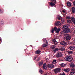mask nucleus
<instances>
[{
  "label": "nucleus",
  "mask_w": 75,
  "mask_h": 75,
  "mask_svg": "<svg viewBox=\"0 0 75 75\" xmlns=\"http://www.w3.org/2000/svg\"><path fill=\"white\" fill-rule=\"evenodd\" d=\"M71 31V29L70 28H67L65 30H63V31L61 32V33L62 34V35H64L66 34V33H70Z\"/></svg>",
  "instance_id": "nucleus-1"
},
{
  "label": "nucleus",
  "mask_w": 75,
  "mask_h": 75,
  "mask_svg": "<svg viewBox=\"0 0 75 75\" xmlns=\"http://www.w3.org/2000/svg\"><path fill=\"white\" fill-rule=\"evenodd\" d=\"M64 59L67 61H69V62H71L73 60V58L71 56H67L65 57Z\"/></svg>",
  "instance_id": "nucleus-2"
},
{
  "label": "nucleus",
  "mask_w": 75,
  "mask_h": 75,
  "mask_svg": "<svg viewBox=\"0 0 75 75\" xmlns=\"http://www.w3.org/2000/svg\"><path fill=\"white\" fill-rule=\"evenodd\" d=\"M67 19H71L72 20V22L74 24L75 23V19L73 17H71L69 16H67L66 17Z\"/></svg>",
  "instance_id": "nucleus-3"
},
{
  "label": "nucleus",
  "mask_w": 75,
  "mask_h": 75,
  "mask_svg": "<svg viewBox=\"0 0 75 75\" xmlns=\"http://www.w3.org/2000/svg\"><path fill=\"white\" fill-rule=\"evenodd\" d=\"M66 40L67 41H69L71 39V36L69 34H67L65 35Z\"/></svg>",
  "instance_id": "nucleus-4"
},
{
  "label": "nucleus",
  "mask_w": 75,
  "mask_h": 75,
  "mask_svg": "<svg viewBox=\"0 0 75 75\" xmlns=\"http://www.w3.org/2000/svg\"><path fill=\"white\" fill-rule=\"evenodd\" d=\"M62 57V54L61 52H58L57 54H56V57L57 58H60Z\"/></svg>",
  "instance_id": "nucleus-5"
},
{
  "label": "nucleus",
  "mask_w": 75,
  "mask_h": 75,
  "mask_svg": "<svg viewBox=\"0 0 75 75\" xmlns=\"http://www.w3.org/2000/svg\"><path fill=\"white\" fill-rule=\"evenodd\" d=\"M60 70H61V68H58L57 69H54V72L55 73H58L60 72Z\"/></svg>",
  "instance_id": "nucleus-6"
},
{
  "label": "nucleus",
  "mask_w": 75,
  "mask_h": 75,
  "mask_svg": "<svg viewBox=\"0 0 75 75\" xmlns=\"http://www.w3.org/2000/svg\"><path fill=\"white\" fill-rule=\"evenodd\" d=\"M60 44L63 46H66L67 44V42H65L64 41H62L60 42Z\"/></svg>",
  "instance_id": "nucleus-7"
},
{
  "label": "nucleus",
  "mask_w": 75,
  "mask_h": 75,
  "mask_svg": "<svg viewBox=\"0 0 75 75\" xmlns=\"http://www.w3.org/2000/svg\"><path fill=\"white\" fill-rule=\"evenodd\" d=\"M47 67L49 68H53L54 67L53 64H49L47 65Z\"/></svg>",
  "instance_id": "nucleus-8"
},
{
  "label": "nucleus",
  "mask_w": 75,
  "mask_h": 75,
  "mask_svg": "<svg viewBox=\"0 0 75 75\" xmlns=\"http://www.w3.org/2000/svg\"><path fill=\"white\" fill-rule=\"evenodd\" d=\"M61 25V22L59 21H57L55 23V25L56 26H59Z\"/></svg>",
  "instance_id": "nucleus-9"
},
{
  "label": "nucleus",
  "mask_w": 75,
  "mask_h": 75,
  "mask_svg": "<svg viewBox=\"0 0 75 75\" xmlns=\"http://www.w3.org/2000/svg\"><path fill=\"white\" fill-rule=\"evenodd\" d=\"M69 27V25H64L63 27L64 29H67L68 28V27Z\"/></svg>",
  "instance_id": "nucleus-10"
},
{
  "label": "nucleus",
  "mask_w": 75,
  "mask_h": 75,
  "mask_svg": "<svg viewBox=\"0 0 75 75\" xmlns=\"http://www.w3.org/2000/svg\"><path fill=\"white\" fill-rule=\"evenodd\" d=\"M70 67L71 68H74L75 67V64L72 62L70 64Z\"/></svg>",
  "instance_id": "nucleus-11"
},
{
  "label": "nucleus",
  "mask_w": 75,
  "mask_h": 75,
  "mask_svg": "<svg viewBox=\"0 0 75 75\" xmlns=\"http://www.w3.org/2000/svg\"><path fill=\"white\" fill-rule=\"evenodd\" d=\"M53 44H54L55 45H57L58 44V42L56 41V40L55 39H53L52 40Z\"/></svg>",
  "instance_id": "nucleus-12"
},
{
  "label": "nucleus",
  "mask_w": 75,
  "mask_h": 75,
  "mask_svg": "<svg viewBox=\"0 0 75 75\" xmlns=\"http://www.w3.org/2000/svg\"><path fill=\"white\" fill-rule=\"evenodd\" d=\"M64 71H65L66 72H68L69 71H70V70L69 69V68H67V69H64Z\"/></svg>",
  "instance_id": "nucleus-13"
},
{
  "label": "nucleus",
  "mask_w": 75,
  "mask_h": 75,
  "mask_svg": "<svg viewBox=\"0 0 75 75\" xmlns=\"http://www.w3.org/2000/svg\"><path fill=\"white\" fill-rule=\"evenodd\" d=\"M75 47L74 46H71L69 47V49L71 50H74L75 49Z\"/></svg>",
  "instance_id": "nucleus-14"
},
{
  "label": "nucleus",
  "mask_w": 75,
  "mask_h": 75,
  "mask_svg": "<svg viewBox=\"0 0 75 75\" xmlns=\"http://www.w3.org/2000/svg\"><path fill=\"white\" fill-rule=\"evenodd\" d=\"M67 6L69 7H71V3L69 1L67 2Z\"/></svg>",
  "instance_id": "nucleus-15"
},
{
  "label": "nucleus",
  "mask_w": 75,
  "mask_h": 75,
  "mask_svg": "<svg viewBox=\"0 0 75 75\" xmlns=\"http://www.w3.org/2000/svg\"><path fill=\"white\" fill-rule=\"evenodd\" d=\"M50 6H52V7H54L55 5V3H54V2H51L50 4Z\"/></svg>",
  "instance_id": "nucleus-16"
},
{
  "label": "nucleus",
  "mask_w": 75,
  "mask_h": 75,
  "mask_svg": "<svg viewBox=\"0 0 75 75\" xmlns=\"http://www.w3.org/2000/svg\"><path fill=\"white\" fill-rule=\"evenodd\" d=\"M40 52L41 51L39 50H38L35 51V54H40Z\"/></svg>",
  "instance_id": "nucleus-17"
},
{
  "label": "nucleus",
  "mask_w": 75,
  "mask_h": 75,
  "mask_svg": "<svg viewBox=\"0 0 75 75\" xmlns=\"http://www.w3.org/2000/svg\"><path fill=\"white\" fill-rule=\"evenodd\" d=\"M44 64V62L41 61L40 62H39V66H41L43 64Z\"/></svg>",
  "instance_id": "nucleus-18"
},
{
  "label": "nucleus",
  "mask_w": 75,
  "mask_h": 75,
  "mask_svg": "<svg viewBox=\"0 0 75 75\" xmlns=\"http://www.w3.org/2000/svg\"><path fill=\"white\" fill-rule=\"evenodd\" d=\"M71 10L72 13H75V8L74 7H72L71 8Z\"/></svg>",
  "instance_id": "nucleus-19"
},
{
  "label": "nucleus",
  "mask_w": 75,
  "mask_h": 75,
  "mask_svg": "<svg viewBox=\"0 0 75 75\" xmlns=\"http://www.w3.org/2000/svg\"><path fill=\"white\" fill-rule=\"evenodd\" d=\"M59 50L62 51H65V49L64 47H62L61 48H60Z\"/></svg>",
  "instance_id": "nucleus-20"
},
{
  "label": "nucleus",
  "mask_w": 75,
  "mask_h": 75,
  "mask_svg": "<svg viewBox=\"0 0 75 75\" xmlns=\"http://www.w3.org/2000/svg\"><path fill=\"white\" fill-rule=\"evenodd\" d=\"M46 66H47L46 63H45V64H43V66L42 67L43 69H47L45 68V67H46Z\"/></svg>",
  "instance_id": "nucleus-21"
},
{
  "label": "nucleus",
  "mask_w": 75,
  "mask_h": 75,
  "mask_svg": "<svg viewBox=\"0 0 75 75\" xmlns=\"http://www.w3.org/2000/svg\"><path fill=\"white\" fill-rule=\"evenodd\" d=\"M60 66L62 67H65V66H66V64H64V63H62L61 64H60Z\"/></svg>",
  "instance_id": "nucleus-22"
},
{
  "label": "nucleus",
  "mask_w": 75,
  "mask_h": 75,
  "mask_svg": "<svg viewBox=\"0 0 75 75\" xmlns=\"http://www.w3.org/2000/svg\"><path fill=\"white\" fill-rule=\"evenodd\" d=\"M57 18L59 20H61V19L62 18V17L60 16H58L57 17Z\"/></svg>",
  "instance_id": "nucleus-23"
},
{
  "label": "nucleus",
  "mask_w": 75,
  "mask_h": 75,
  "mask_svg": "<svg viewBox=\"0 0 75 75\" xmlns=\"http://www.w3.org/2000/svg\"><path fill=\"white\" fill-rule=\"evenodd\" d=\"M51 2L54 3L55 4H57V1H56V0H50Z\"/></svg>",
  "instance_id": "nucleus-24"
},
{
  "label": "nucleus",
  "mask_w": 75,
  "mask_h": 75,
  "mask_svg": "<svg viewBox=\"0 0 75 75\" xmlns=\"http://www.w3.org/2000/svg\"><path fill=\"white\" fill-rule=\"evenodd\" d=\"M60 30H61V29L59 28H58L57 30L56 31V33H58L59 32V31H60Z\"/></svg>",
  "instance_id": "nucleus-25"
},
{
  "label": "nucleus",
  "mask_w": 75,
  "mask_h": 75,
  "mask_svg": "<svg viewBox=\"0 0 75 75\" xmlns=\"http://www.w3.org/2000/svg\"><path fill=\"white\" fill-rule=\"evenodd\" d=\"M48 46V45L47 44H43L42 45V47H47Z\"/></svg>",
  "instance_id": "nucleus-26"
},
{
  "label": "nucleus",
  "mask_w": 75,
  "mask_h": 75,
  "mask_svg": "<svg viewBox=\"0 0 75 75\" xmlns=\"http://www.w3.org/2000/svg\"><path fill=\"white\" fill-rule=\"evenodd\" d=\"M58 51V48H55L53 50V51L54 52H55L56 51Z\"/></svg>",
  "instance_id": "nucleus-27"
},
{
  "label": "nucleus",
  "mask_w": 75,
  "mask_h": 75,
  "mask_svg": "<svg viewBox=\"0 0 75 75\" xmlns=\"http://www.w3.org/2000/svg\"><path fill=\"white\" fill-rule=\"evenodd\" d=\"M67 52L68 54H71L72 53V51H67Z\"/></svg>",
  "instance_id": "nucleus-28"
},
{
  "label": "nucleus",
  "mask_w": 75,
  "mask_h": 75,
  "mask_svg": "<svg viewBox=\"0 0 75 75\" xmlns=\"http://www.w3.org/2000/svg\"><path fill=\"white\" fill-rule=\"evenodd\" d=\"M55 48V45H53L51 47V49H54Z\"/></svg>",
  "instance_id": "nucleus-29"
},
{
  "label": "nucleus",
  "mask_w": 75,
  "mask_h": 75,
  "mask_svg": "<svg viewBox=\"0 0 75 75\" xmlns=\"http://www.w3.org/2000/svg\"><path fill=\"white\" fill-rule=\"evenodd\" d=\"M72 21L71 20H67L68 23H71Z\"/></svg>",
  "instance_id": "nucleus-30"
},
{
  "label": "nucleus",
  "mask_w": 75,
  "mask_h": 75,
  "mask_svg": "<svg viewBox=\"0 0 75 75\" xmlns=\"http://www.w3.org/2000/svg\"><path fill=\"white\" fill-rule=\"evenodd\" d=\"M51 32L52 34L54 33V29L53 28H52L51 30Z\"/></svg>",
  "instance_id": "nucleus-31"
},
{
  "label": "nucleus",
  "mask_w": 75,
  "mask_h": 75,
  "mask_svg": "<svg viewBox=\"0 0 75 75\" xmlns=\"http://www.w3.org/2000/svg\"><path fill=\"white\" fill-rule=\"evenodd\" d=\"M71 75H75V72H72L71 73Z\"/></svg>",
  "instance_id": "nucleus-32"
},
{
  "label": "nucleus",
  "mask_w": 75,
  "mask_h": 75,
  "mask_svg": "<svg viewBox=\"0 0 75 75\" xmlns=\"http://www.w3.org/2000/svg\"><path fill=\"white\" fill-rule=\"evenodd\" d=\"M64 19L63 18H62L61 19V21L62 23L63 22H64Z\"/></svg>",
  "instance_id": "nucleus-33"
},
{
  "label": "nucleus",
  "mask_w": 75,
  "mask_h": 75,
  "mask_svg": "<svg viewBox=\"0 0 75 75\" xmlns=\"http://www.w3.org/2000/svg\"><path fill=\"white\" fill-rule=\"evenodd\" d=\"M2 13H3V11L0 9V13L2 14Z\"/></svg>",
  "instance_id": "nucleus-34"
},
{
  "label": "nucleus",
  "mask_w": 75,
  "mask_h": 75,
  "mask_svg": "<svg viewBox=\"0 0 75 75\" xmlns=\"http://www.w3.org/2000/svg\"><path fill=\"white\" fill-rule=\"evenodd\" d=\"M54 31H56L57 30V28L55 27H54Z\"/></svg>",
  "instance_id": "nucleus-35"
},
{
  "label": "nucleus",
  "mask_w": 75,
  "mask_h": 75,
  "mask_svg": "<svg viewBox=\"0 0 75 75\" xmlns=\"http://www.w3.org/2000/svg\"><path fill=\"white\" fill-rule=\"evenodd\" d=\"M40 57H38V59H37V61H40Z\"/></svg>",
  "instance_id": "nucleus-36"
},
{
  "label": "nucleus",
  "mask_w": 75,
  "mask_h": 75,
  "mask_svg": "<svg viewBox=\"0 0 75 75\" xmlns=\"http://www.w3.org/2000/svg\"><path fill=\"white\" fill-rule=\"evenodd\" d=\"M39 72L40 73H42V70L41 69H40L39 70Z\"/></svg>",
  "instance_id": "nucleus-37"
},
{
  "label": "nucleus",
  "mask_w": 75,
  "mask_h": 75,
  "mask_svg": "<svg viewBox=\"0 0 75 75\" xmlns=\"http://www.w3.org/2000/svg\"><path fill=\"white\" fill-rule=\"evenodd\" d=\"M4 22H3V21H1V24L2 25H3V23H4Z\"/></svg>",
  "instance_id": "nucleus-38"
},
{
  "label": "nucleus",
  "mask_w": 75,
  "mask_h": 75,
  "mask_svg": "<svg viewBox=\"0 0 75 75\" xmlns=\"http://www.w3.org/2000/svg\"><path fill=\"white\" fill-rule=\"evenodd\" d=\"M73 4L74 6H75V1L73 2Z\"/></svg>",
  "instance_id": "nucleus-39"
},
{
  "label": "nucleus",
  "mask_w": 75,
  "mask_h": 75,
  "mask_svg": "<svg viewBox=\"0 0 75 75\" xmlns=\"http://www.w3.org/2000/svg\"><path fill=\"white\" fill-rule=\"evenodd\" d=\"M57 62V60H54L53 61V62Z\"/></svg>",
  "instance_id": "nucleus-40"
},
{
  "label": "nucleus",
  "mask_w": 75,
  "mask_h": 75,
  "mask_svg": "<svg viewBox=\"0 0 75 75\" xmlns=\"http://www.w3.org/2000/svg\"><path fill=\"white\" fill-rule=\"evenodd\" d=\"M37 59V57H35L33 59H34V60H35V59Z\"/></svg>",
  "instance_id": "nucleus-41"
},
{
  "label": "nucleus",
  "mask_w": 75,
  "mask_h": 75,
  "mask_svg": "<svg viewBox=\"0 0 75 75\" xmlns=\"http://www.w3.org/2000/svg\"><path fill=\"white\" fill-rule=\"evenodd\" d=\"M72 71H75V69H71Z\"/></svg>",
  "instance_id": "nucleus-42"
},
{
  "label": "nucleus",
  "mask_w": 75,
  "mask_h": 75,
  "mask_svg": "<svg viewBox=\"0 0 75 75\" xmlns=\"http://www.w3.org/2000/svg\"><path fill=\"white\" fill-rule=\"evenodd\" d=\"M62 12H63V13H65V11L64 10H63L62 11Z\"/></svg>",
  "instance_id": "nucleus-43"
},
{
  "label": "nucleus",
  "mask_w": 75,
  "mask_h": 75,
  "mask_svg": "<svg viewBox=\"0 0 75 75\" xmlns=\"http://www.w3.org/2000/svg\"><path fill=\"white\" fill-rule=\"evenodd\" d=\"M45 41H46V42L47 44H48V42H47V41L46 40H45Z\"/></svg>",
  "instance_id": "nucleus-44"
},
{
  "label": "nucleus",
  "mask_w": 75,
  "mask_h": 75,
  "mask_svg": "<svg viewBox=\"0 0 75 75\" xmlns=\"http://www.w3.org/2000/svg\"><path fill=\"white\" fill-rule=\"evenodd\" d=\"M1 41V39L0 38V41Z\"/></svg>",
  "instance_id": "nucleus-45"
},
{
  "label": "nucleus",
  "mask_w": 75,
  "mask_h": 75,
  "mask_svg": "<svg viewBox=\"0 0 75 75\" xmlns=\"http://www.w3.org/2000/svg\"><path fill=\"white\" fill-rule=\"evenodd\" d=\"M49 4H50V2H49Z\"/></svg>",
  "instance_id": "nucleus-46"
},
{
  "label": "nucleus",
  "mask_w": 75,
  "mask_h": 75,
  "mask_svg": "<svg viewBox=\"0 0 75 75\" xmlns=\"http://www.w3.org/2000/svg\"><path fill=\"white\" fill-rule=\"evenodd\" d=\"M70 0V1H71V0Z\"/></svg>",
  "instance_id": "nucleus-47"
}]
</instances>
